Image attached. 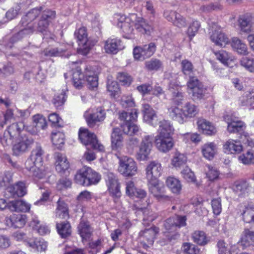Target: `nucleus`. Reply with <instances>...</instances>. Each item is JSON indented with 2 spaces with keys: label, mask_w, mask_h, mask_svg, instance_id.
<instances>
[{
  "label": "nucleus",
  "mask_w": 254,
  "mask_h": 254,
  "mask_svg": "<svg viewBox=\"0 0 254 254\" xmlns=\"http://www.w3.org/2000/svg\"><path fill=\"white\" fill-rule=\"evenodd\" d=\"M44 150L37 144L31 153L30 156L25 162V168L31 175L38 179L43 178L45 173L43 169V156Z\"/></svg>",
  "instance_id": "obj_1"
},
{
  "label": "nucleus",
  "mask_w": 254,
  "mask_h": 254,
  "mask_svg": "<svg viewBox=\"0 0 254 254\" xmlns=\"http://www.w3.org/2000/svg\"><path fill=\"white\" fill-rule=\"evenodd\" d=\"M198 107L190 102L186 103L182 109L177 106H171L168 108L170 117L180 124L186 121V119L194 117L198 113Z\"/></svg>",
  "instance_id": "obj_2"
},
{
  "label": "nucleus",
  "mask_w": 254,
  "mask_h": 254,
  "mask_svg": "<svg viewBox=\"0 0 254 254\" xmlns=\"http://www.w3.org/2000/svg\"><path fill=\"white\" fill-rule=\"evenodd\" d=\"M137 116L138 112L135 109H133L129 113L126 112L119 113V118L123 122L121 127L125 133L131 135L139 131V127L133 123L136 121Z\"/></svg>",
  "instance_id": "obj_3"
},
{
  "label": "nucleus",
  "mask_w": 254,
  "mask_h": 254,
  "mask_svg": "<svg viewBox=\"0 0 254 254\" xmlns=\"http://www.w3.org/2000/svg\"><path fill=\"white\" fill-rule=\"evenodd\" d=\"M76 183L84 186L97 184L101 179L100 175L90 167H83L75 175Z\"/></svg>",
  "instance_id": "obj_4"
},
{
  "label": "nucleus",
  "mask_w": 254,
  "mask_h": 254,
  "mask_svg": "<svg viewBox=\"0 0 254 254\" xmlns=\"http://www.w3.org/2000/svg\"><path fill=\"white\" fill-rule=\"evenodd\" d=\"M78 136L81 142L87 146V149L91 147L99 151H104V146L99 142L96 135L90 132L87 129L80 128Z\"/></svg>",
  "instance_id": "obj_5"
},
{
  "label": "nucleus",
  "mask_w": 254,
  "mask_h": 254,
  "mask_svg": "<svg viewBox=\"0 0 254 254\" xmlns=\"http://www.w3.org/2000/svg\"><path fill=\"white\" fill-rule=\"evenodd\" d=\"M74 35L77 39L79 46L77 50L78 53L84 56L87 55L96 42L87 38L86 29L84 27L75 31Z\"/></svg>",
  "instance_id": "obj_6"
},
{
  "label": "nucleus",
  "mask_w": 254,
  "mask_h": 254,
  "mask_svg": "<svg viewBox=\"0 0 254 254\" xmlns=\"http://www.w3.org/2000/svg\"><path fill=\"white\" fill-rule=\"evenodd\" d=\"M118 21L117 26L120 28L127 38H130L134 30L135 20L137 19V15L134 13L129 14L128 16L122 14H116L115 17Z\"/></svg>",
  "instance_id": "obj_7"
},
{
  "label": "nucleus",
  "mask_w": 254,
  "mask_h": 254,
  "mask_svg": "<svg viewBox=\"0 0 254 254\" xmlns=\"http://www.w3.org/2000/svg\"><path fill=\"white\" fill-rule=\"evenodd\" d=\"M147 186L149 192L158 200L165 202L172 200V197L164 194V186L159 180L147 181Z\"/></svg>",
  "instance_id": "obj_8"
},
{
  "label": "nucleus",
  "mask_w": 254,
  "mask_h": 254,
  "mask_svg": "<svg viewBox=\"0 0 254 254\" xmlns=\"http://www.w3.org/2000/svg\"><path fill=\"white\" fill-rule=\"evenodd\" d=\"M137 170L136 164L134 160L127 156H124L120 159L119 172L125 177L134 175Z\"/></svg>",
  "instance_id": "obj_9"
},
{
  "label": "nucleus",
  "mask_w": 254,
  "mask_h": 254,
  "mask_svg": "<svg viewBox=\"0 0 254 254\" xmlns=\"http://www.w3.org/2000/svg\"><path fill=\"white\" fill-rule=\"evenodd\" d=\"M156 51V46L153 43L142 47L137 46L133 49V54L135 60L143 61L152 56Z\"/></svg>",
  "instance_id": "obj_10"
},
{
  "label": "nucleus",
  "mask_w": 254,
  "mask_h": 254,
  "mask_svg": "<svg viewBox=\"0 0 254 254\" xmlns=\"http://www.w3.org/2000/svg\"><path fill=\"white\" fill-rule=\"evenodd\" d=\"M238 25L241 33L248 34L254 31V16L250 13L240 15Z\"/></svg>",
  "instance_id": "obj_11"
},
{
  "label": "nucleus",
  "mask_w": 254,
  "mask_h": 254,
  "mask_svg": "<svg viewBox=\"0 0 254 254\" xmlns=\"http://www.w3.org/2000/svg\"><path fill=\"white\" fill-rule=\"evenodd\" d=\"M153 136L145 135L142 139L136 154V158L139 161L148 159L152 147Z\"/></svg>",
  "instance_id": "obj_12"
},
{
  "label": "nucleus",
  "mask_w": 254,
  "mask_h": 254,
  "mask_svg": "<svg viewBox=\"0 0 254 254\" xmlns=\"http://www.w3.org/2000/svg\"><path fill=\"white\" fill-rule=\"evenodd\" d=\"M186 216L175 215L167 219L164 222V233H171L186 225Z\"/></svg>",
  "instance_id": "obj_13"
},
{
  "label": "nucleus",
  "mask_w": 254,
  "mask_h": 254,
  "mask_svg": "<svg viewBox=\"0 0 254 254\" xmlns=\"http://www.w3.org/2000/svg\"><path fill=\"white\" fill-rule=\"evenodd\" d=\"M163 171L161 164L153 161L149 163L146 168V178L147 181L159 180Z\"/></svg>",
  "instance_id": "obj_14"
},
{
  "label": "nucleus",
  "mask_w": 254,
  "mask_h": 254,
  "mask_svg": "<svg viewBox=\"0 0 254 254\" xmlns=\"http://www.w3.org/2000/svg\"><path fill=\"white\" fill-rule=\"evenodd\" d=\"M27 221V216L25 214H13L5 219L6 226L14 228L23 227Z\"/></svg>",
  "instance_id": "obj_15"
},
{
  "label": "nucleus",
  "mask_w": 254,
  "mask_h": 254,
  "mask_svg": "<svg viewBox=\"0 0 254 254\" xmlns=\"http://www.w3.org/2000/svg\"><path fill=\"white\" fill-rule=\"evenodd\" d=\"M211 30L212 34L210 36V39L215 45L223 47L229 43V38L221 32L220 28L216 24H215L212 26Z\"/></svg>",
  "instance_id": "obj_16"
},
{
  "label": "nucleus",
  "mask_w": 254,
  "mask_h": 254,
  "mask_svg": "<svg viewBox=\"0 0 254 254\" xmlns=\"http://www.w3.org/2000/svg\"><path fill=\"white\" fill-rule=\"evenodd\" d=\"M106 183L110 194L114 197L119 198L121 195L120 185L116 176L112 173L107 174Z\"/></svg>",
  "instance_id": "obj_17"
},
{
  "label": "nucleus",
  "mask_w": 254,
  "mask_h": 254,
  "mask_svg": "<svg viewBox=\"0 0 254 254\" xmlns=\"http://www.w3.org/2000/svg\"><path fill=\"white\" fill-rule=\"evenodd\" d=\"M155 144L157 148L161 152H167L174 146V142L171 136L157 135L155 137Z\"/></svg>",
  "instance_id": "obj_18"
},
{
  "label": "nucleus",
  "mask_w": 254,
  "mask_h": 254,
  "mask_svg": "<svg viewBox=\"0 0 254 254\" xmlns=\"http://www.w3.org/2000/svg\"><path fill=\"white\" fill-rule=\"evenodd\" d=\"M33 143V139L31 137L27 136H21L19 141L14 145L13 152L15 155H19L25 152Z\"/></svg>",
  "instance_id": "obj_19"
},
{
  "label": "nucleus",
  "mask_w": 254,
  "mask_h": 254,
  "mask_svg": "<svg viewBox=\"0 0 254 254\" xmlns=\"http://www.w3.org/2000/svg\"><path fill=\"white\" fill-rule=\"evenodd\" d=\"M84 117L88 125L90 127H93L96 122L102 121L105 119L106 114L105 110L100 108H98L95 112L92 114L86 112Z\"/></svg>",
  "instance_id": "obj_20"
},
{
  "label": "nucleus",
  "mask_w": 254,
  "mask_h": 254,
  "mask_svg": "<svg viewBox=\"0 0 254 254\" xmlns=\"http://www.w3.org/2000/svg\"><path fill=\"white\" fill-rule=\"evenodd\" d=\"M55 12L54 11L50 10L44 11L42 12L41 19L37 24V30L40 32L45 31L49 24V22L55 18Z\"/></svg>",
  "instance_id": "obj_21"
},
{
  "label": "nucleus",
  "mask_w": 254,
  "mask_h": 254,
  "mask_svg": "<svg viewBox=\"0 0 254 254\" xmlns=\"http://www.w3.org/2000/svg\"><path fill=\"white\" fill-rule=\"evenodd\" d=\"M142 112L144 120L153 126L158 124L157 116L155 111L148 104L143 105Z\"/></svg>",
  "instance_id": "obj_22"
},
{
  "label": "nucleus",
  "mask_w": 254,
  "mask_h": 254,
  "mask_svg": "<svg viewBox=\"0 0 254 254\" xmlns=\"http://www.w3.org/2000/svg\"><path fill=\"white\" fill-rule=\"evenodd\" d=\"M224 120L227 124V130L230 133H235L243 130L245 124L239 120L232 119L228 115L224 116Z\"/></svg>",
  "instance_id": "obj_23"
},
{
  "label": "nucleus",
  "mask_w": 254,
  "mask_h": 254,
  "mask_svg": "<svg viewBox=\"0 0 254 254\" xmlns=\"http://www.w3.org/2000/svg\"><path fill=\"white\" fill-rule=\"evenodd\" d=\"M164 16L169 21L172 22L173 24L179 28L185 27L187 22L185 18L181 14L174 11H166Z\"/></svg>",
  "instance_id": "obj_24"
},
{
  "label": "nucleus",
  "mask_w": 254,
  "mask_h": 254,
  "mask_svg": "<svg viewBox=\"0 0 254 254\" xmlns=\"http://www.w3.org/2000/svg\"><path fill=\"white\" fill-rule=\"evenodd\" d=\"M55 167L57 171L63 174L69 168V163L65 156L60 153H56L55 155Z\"/></svg>",
  "instance_id": "obj_25"
},
{
  "label": "nucleus",
  "mask_w": 254,
  "mask_h": 254,
  "mask_svg": "<svg viewBox=\"0 0 254 254\" xmlns=\"http://www.w3.org/2000/svg\"><path fill=\"white\" fill-rule=\"evenodd\" d=\"M31 205L23 200H17L8 203V208L11 211L28 212Z\"/></svg>",
  "instance_id": "obj_26"
},
{
  "label": "nucleus",
  "mask_w": 254,
  "mask_h": 254,
  "mask_svg": "<svg viewBox=\"0 0 254 254\" xmlns=\"http://www.w3.org/2000/svg\"><path fill=\"white\" fill-rule=\"evenodd\" d=\"M123 137L121 129L114 128L111 134V146L113 150H117L123 146Z\"/></svg>",
  "instance_id": "obj_27"
},
{
  "label": "nucleus",
  "mask_w": 254,
  "mask_h": 254,
  "mask_svg": "<svg viewBox=\"0 0 254 254\" xmlns=\"http://www.w3.org/2000/svg\"><path fill=\"white\" fill-rule=\"evenodd\" d=\"M104 48L107 53L116 54L119 50L123 48L121 41L117 38L108 39L105 42Z\"/></svg>",
  "instance_id": "obj_28"
},
{
  "label": "nucleus",
  "mask_w": 254,
  "mask_h": 254,
  "mask_svg": "<svg viewBox=\"0 0 254 254\" xmlns=\"http://www.w3.org/2000/svg\"><path fill=\"white\" fill-rule=\"evenodd\" d=\"M201 148L203 156L208 160L212 159L217 152V145L213 142L204 144Z\"/></svg>",
  "instance_id": "obj_29"
},
{
  "label": "nucleus",
  "mask_w": 254,
  "mask_h": 254,
  "mask_svg": "<svg viewBox=\"0 0 254 254\" xmlns=\"http://www.w3.org/2000/svg\"><path fill=\"white\" fill-rule=\"evenodd\" d=\"M224 152L227 154L240 153L243 149L242 145L239 141L229 139L223 145Z\"/></svg>",
  "instance_id": "obj_30"
},
{
  "label": "nucleus",
  "mask_w": 254,
  "mask_h": 254,
  "mask_svg": "<svg viewBox=\"0 0 254 254\" xmlns=\"http://www.w3.org/2000/svg\"><path fill=\"white\" fill-rule=\"evenodd\" d=\"M159 229L153 227L145 229L139 233V237L142 241H146L148 245H152L156 235L158 233Z\"/></svg>",
  "instance_id": "obj_31"
},
{
  "label": "nucleus",
  "mask_w": 254,
  "mask_h": 254,
  "mask_svg": "<svg viewBox=\"0 0 254 254\" xmlns=\"http://www.w3.org/2000/svg\"><path fill=\"white\" fill-rule=\"evenodd\" d=\"M216 58L224 65L232 67L235 64L234 57L228 52L221 50L216 53Z\"/></svg>",
  "instance_id": "obj_32"
},
{
  "label": "nucleus",
  "mask_w": 254,
  "mask_h": 254,
  "mask_svg": "<svg viewBox=\"0 0 254 254\" xmlns=\"http://www.w3.org/2000/svg\"><path fill=\"white\" fill-rule=\"evenodd\" d=\"M243 220L246 223L254 222V204L249 203L241 209Z\"/></svg>",
  "instance_id": "obj_33"
},
{
  "label": "nucleus",
  "mask_w": 254,
  "mask_h": 254,
  "mask_svg": "<svg viewBox=\"0 0 254 254\" xmlns=\"http://www.w3.org/2000/svg\"><path fill=\"white\" fill-rule=\"evenodd\" d=\"M198 127L203 133L212 135L216 133L217 130L215 127L209 121L205 119H200L197 122Z\"/></svg>",
  "instance_id": "obj_34"
},
{
  "label": "nucleus",
  "mask_w": 254,
  "mask_h": 254,
  "mask_svg": "<svg viewBox=\"0 0 254 254\" xmlns=\"http://www.w3.org/2000/svg\"><path fill=\"white\" fill-rule=\"evenodd\" d=\"M134 26L138 32L142 34H149L153 30L151 25L143 18L137 16L135 20Z\"/></svg>",
  "instance_id": "obj_35"
},
{
  "label": "nucleus",
  "mask_w": 254,
  "mask_h": 254,
  "mask_svg": "<svg viewBox=\"0 0 254 254\" xmlns=\"http://www.w3.org/2000/svg\"><path fill=\"white\" fill-rule=\"evenodd\" d=\"M22 25L26 27L11 37L10 40L11 42L15 43L26 36L32 34L35 30L32 24L26 23Z\"/></svg>",
  "instance_id": "obj_36"
},
{
  "label": "nucleus",
  "mask_w": 254,
  "mask_h": 254,
  "mask_svg": "<svg viewBox=\"0 0 254 254\" xmlns=\"http://www.w3.org/2000/svg\"><path fill=\"white\" fill-rule=\"evenodd\" d=\"M8 191L14 197H22L27 193L25 183L23 182H18L9 187Z\"/></svg>",
  "instance_id": "obj_37"
},
{
  "label": "nucleus",
  "mask_w": 254,
  "mask_h": 254,
  "mask_svg": "<svg viewBox=\"0 0 254 254\" xmlns=\"http://www.w3.org/2000/svg\"><path fill=\"white\" fill-rule=\"evenodd\" d=\"M166 184L172 193L178 194L181 192L182 185L177 178L173 177H168L166 180Z\"/></svg>",
  "instance_id": "obj_38"
},
{
  "label": "nucleus",
  "mask_w": 254,
  "mask_h": 254,
  "mask_svg": "<svg viewBox=\"0 0 254 254\" xmlns=\"http://www.w3.org/2000/svg\"><path fill=\"white\" fill-rule=\"evenodd\" d=\"M55 214L56 218L59 219H66L69 217L67 205L60 198L57 202Z\"/></svg>",
  "instance_id": "obj_39"
},
{
  "label": "nucleus",
  "mask_w": 254,
  "mask_h": 254,
  "mask_svg": "<svg viewBox=\"0 0 254 254\" xmlns=\"http://www.w3.org/2000/svg\"><path fill=\"white\" fill-rule=\"evenodd\" d=\"M254 242V231H250L249 229H245L241 240L238 244L242 247L243 249L250 246Z\"/></svg>",
  "instance_id": "obj_40"
},
{
  "label": "nucleus",
  "mask_w": 254,
  "mask_h": 254,
  "mask_svg": "<svg viewBox=\"0 0 254 254\" xmlns=\"http://www.w3.org/2000/svg\"><path fill=\"white\" fill-rule=\"evenodd\" d=\"M78 231L83 241L87 240L92 235L91 228L87 222L81 221L78 226Z\"/></svg>",
  "instance_id": "obj_41"
},
{
  "label": "nucleus",
  "mask_w": 254,
  "mask_h": 254,
  "mask_svg": "<svg viewBox=\"0 0 254 254\" xmlns=\"http://www.w3.org/2000/svg\"><path fill=\"white\" fill-rule=\"evenodd\" d=\"M231 46L239 54L246 55L248 54L247 45L237 37L232 38Z\"/></svg>",
  "instance_id": "obj_42"
},
{
  "label": "nucleus",
  "mask_w": 254,
  "mask_h": 254,
  "mask_svg": "<svg viewBox=\"0 0 254 254\" xmlns=\"http://www.w3.org/2000/svg\"><path fill=\"white\" fill-rule=\"evenodd\" d=\"M24 128V125L23 123L19 122L11 124L6 130L11 136L16 139L19 137L20 134Z\"/></svg>",
  "instance_id": "obj_43"
},
{
  "label": "nucleus",
  "mask_w": 254,
  "mask_h": 254,
  "mask_svg": "<svg viewBox=\"0 0 254 254\" xmlns=\"http://www.w3.org/2000/svg\"><path fill=\"white\" fill-rule=\"evenodd\" d=\"M27 243L29 247L37 252L44 251L47 247V243L41 239H30Z\"/></svg>",
  "instance_id": "obj_44"
},
{
  "label": "nucleus",
  "mask_w": 254,
  "mask_h": 254,
  "mask_svg": "<svg viewBox=\"0 0 254 254\" xmlns=\"http://www.w3.org/2000/svg\"><path fill=\"white\" fill-rule=\"evenodd\" d=\"M56 228L59 235L63 238L69 236L71 233L70 224L67 222L57 223Z\"/></svg>",
  "instance_id": "obj_45"
},
{
  "label": "nucleus",
  "mask_w": 254,
  "mask_h": 254,
  "mask_svg": "<svg viewBox=\"0 0 254 254\" xmlns=\"http://www.w3.org/2000/svg\"><path fill=\"white\" fill-rule=\"evenodd\" d=\"M250 188L249 183L246 181H241L235 183L233 186V190L239 196H241L248 193Z\"/></svg>",
  "instance_id": "obj_46"
},
{
  "label": "nucleus",
  "mask_w": 254,
  "mask_h": 254,
  "mask_svg": "<svg viewBox=\"0 0 254 254\" xmlns=\"http://www.w3.org/2000/svg\"><path fill=\"white\" fill-rule=\"evenodd\" d=\"M158 123H159V134L158 135L171 136L174 129L170 123L165 120L160 121Z\"/></svg>",
  "instance_id": "obj_47"
},
{
  "label": "nucleus",
  "mask_w": 254,
  "mask_h": 254,
  "mask_svg": "<svg viewBox=\"0 0 254 254\" xmlns=\"http://www.w3.org/2000/svg\"><path fill=\"white\" fill-rule=\"evenodd\" d=\"M240 104L242 106H249L254 103V91L253 90L245 92L239 98Z\"/></svg>",
  "instance_id": "obj_48"
},
{
  "label": "nucleus",
  "mask_w": 254,
  "mask_h": 254,
  "mask_svg": "<svg viewBox=\"0 0 254 254\" xmlns=\"http://www.w3.org/2000/svg\"><path fill=\"white\" fill-rule=\"evenodd\" d=\"M33 126L36 128V130L44 129L47 127L46 120L45 117L40 114L33 116Z\"/></svg>",
  "instance_id": "obj_49"
},
{
  "label": "nucleus",
  "mask_w": 254,
  "mask_h": 254,
  "mask_svg": "<svg viewBox=\"0 0 254 254\" xmlns=\"http://www.w3.org/2000/svg\"><path fill=\"white\" fill-rule=\"evenodd\" d=\"M187 162V157L184 154L176 153L172 159V165L176 168H180L186 165Z\"/></svg>",
  "instance_id": "obj_50"
},
{
  "label": "nucleus",
  "mask_w": 254,
  "mask_h": 254,
  "mask_svg": "<svg viewBox=\"0 0 254 254\" xmlns=\"http://www.w3.org/2000/svg\"><path fill=\"white\" fill-rule=\"evenodd\" d=\"M42 7L39 8H34L29 11L23 17H22L21 22L22 25L24 23H30V22L34 20L41 13Z\"/></svg>",
  "instance_id": "obj_51"
},
{
  "label": "nucleus",
  "mask_w": 254,
  "mask_h": 254,
  "mask_svg": "<svg viewBox=\"0 0 254 254\" xmlns=\"http://www.w3.org/2000/svg\"><path fill=\"white\" fill-rule=\"evenodd\" d=\"M83 77V74L81 71V68L77 67L72 74L73 85L76 88L80 89L82 87Z\"/></svg>",
  "instance_id": "obj_52"
},
{
  "label": "nucleus",
  "mask_w": 254,
  "mask_h": 254,
  "mask_svg": "<svg viewBox=\"0 0 254 254\" xmlns=\"http://www.w3.org/2000/svg\"><path fill=\"white\" fill-rule=\"evenodd\" d=\"M145 66L149 70H158L162 68L163 64L159 60L152 59L145 62Z\"/></svg>",
  "instance_id": "obj_53"
},
{
  "label": "nucleus",
  "mask_w": 254,
  "mask_h": 254,
  "mask_svg": "<svg viewBox=\"0 0 254 254\" xmlns=\"http://www.w3.org/2000/svg\"><path fill=\"white\" fill-rule=\"evenodd\" d=\"M65 50L61 48H48L45 49L43 54L47 57L63 56Z\"/></svg>",
  "instance_id": "obj_54"
},
{
  "label": "nucleus",
  "mask_w": 254,
  "mask_h": 254,
  "mask_svg": "<svg viewBox=\"0 0 254 254\" xmlns=\"http://www.w3.org/2000/svg\"><path fill=\"white\" fill-rule=\"evenodd\" d=\"M64 135L63 132L58 131L52 132L51 135L52 141L54 145L59 148L64 144Z\"/></svg>",
  "instance_id": "obj_55"
},
{
  "label": "nucleus",
  "mask_w": 254,
  "mask_h": 254,
  "mask_svg": "<svg viewBox=\"0 0 254 254\" xmlns=\"http://www.w3.org/2000/svg\"><path fill=\"white\" fill-rule=\"evenodd\" d=\"M13 173L10 171H5L0 173V188L6 187L12 181Z\"/></svg>",
  "instance_id": "obj_56"
},
{
  "label": "nucleus",
  "mask_w": 254,
  "mask_h": 254,
  "mask_svg": "<svg viewBox=\"0 0 254 254\" xmlns=\"http://www.w3.org/2000/svg\"><path fill=\"white\" fill-rule=\"evenodd\" d=\"M239 160L244 164L254 163V151L252 150L248 151L245 154L239 156Z\"/></svg>",
  "instance_id": "obj_57"
},
{
  "label": "nucleus",
  "mask_w": 254,
  "mask_h": 254,
  "mask_svg": "<svg viewBox=\"0 0 254 254\" xmlns=\"http://www.w3.org/2000/svg\"><path fill=\"white\" fill-rule=\"evenodd\" d=\"M194 242L199 245H204L207 243L206 237L203 231H195L192 236Z\"/></svg>",
  "instance_id": "obj_58"
},
{
  "label": "nucleus",
  "mask_w": 254,
  "mask_h": 254,
  "mask_svg": "<svg viewBox=\"0 0 254 254\" xmlns=\"http://www.w3.org/2000/svg\"><path fill=\"white\" fill-rule=\"evenodd\" d=\"M172 102L176 105L182 104L184 99L183 93L181 91V87H179L176 90L172 91Z\"/></svg>",
  "instance_id": "obj_59"
},
{
  "label": "nucleus",
  "mask_w": 254,
  "mask_h": 254,
  "mask_svg": "<svg viewBox=\"0 0 254 254\" xmlns=\"http://www.w3.org/2000/svg\"><path fill=\"white\" fill-rule=\"evenodd\" d=\"M240 63L241 65L248 70L252 72H254V59L245 57L241 59Z\"/></svg>",
  "instance_id": "obj_60"
},
{
  "label": "nucleus",
  "mask_w": 254,
  "mask_h": 254,
  "mask_svg": "<svg viewBox=\"0 0 254 254\" xmlns=\"http://www.w3.org/2000/svg\"><path fill=\"white\" fill-rule=\"evenodd\" d=\"M206 89L204 88L203 85L198 86L197 88H195L191 91L192 96L194 101L200 100L203 98Z\"/></svg>",
  "instance_id": "obj_61"
},
{
  "label": "nucleus",
  "mask_w": 254,
  "mask_h": 254,
  "mask_svg": "<svg viewBox=\"0 0 254 254\" xmlns=\"http://www.w3.org/2000/svg\"><path fill=\"white\" fill-rule=\"evenodd\" d=\"M182 71L185 75H190L193 72V66L192 63L187 60H183L181 63Z\"/></svg>",
  "instance_id": "obj_62"
},
{
  "label": "nucleus",
  "mask_w": 254,
  "mask_h": 254,
  "mask_svg": "<svg viewBox=\"0 0 254 254\" xmlns=\"http://www.w3.org/2000/svg\"><path fill=\"white\" fill-rule=\"evenodd\" d=\"M117 79L123 85L128 86L132 81V77L128 73L125 72L119 73Z\"/></svg>",
  "instance_id": "obj_63"
},
{
  "label": "nucleus",
  "mask_w": 254,
  "mask_h": 254,
  "mask_svg": "<svg viewBox=\"0 0 254 254\" xmlns=\"http://www.w3.org/2000/svg\"><path fill=\"white\" fill-rule=\"evenodd\" d=\"M184 251L187 254H198L200 250L198 247L190 243H185L183 246Z\"/></svg>",
  "instance_id": "obj_64"
}]
</instances>
